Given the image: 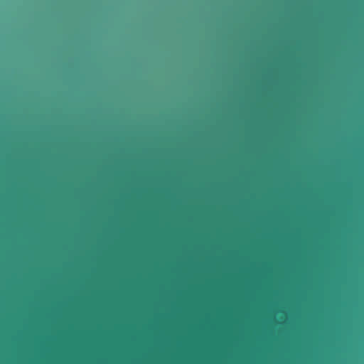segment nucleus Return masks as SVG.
<instances>
[{"instance_id":"f257e3e1","label":"nucleus","mask_w":364,"mask_h":364,"mask_svg":"<svg viewBox=\"0 0 364 364\" xmlns=\"http://www.w3.org/2000/svg\"><path fill=\"white\" fill-rule=\"evenodd\" d=\"M1 364H144V361H8L1 353Z\"/></svg>"}]
</instances>
